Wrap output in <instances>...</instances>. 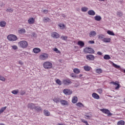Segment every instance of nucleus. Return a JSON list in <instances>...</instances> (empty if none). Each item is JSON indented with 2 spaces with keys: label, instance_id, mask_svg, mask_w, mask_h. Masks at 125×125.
<instances>
[{
  "label": "nucleus",
  "instance_id": "1",
  "mask_svg": "<svg viewBox=\"0 0 125 125\" xmlns=\"http://www.w3.org/2000/svg\"><path fill=\"white\" fill-rule=\"evenodd\" d=\"M18 44L21 48H27L28 47V42L26 41H21L18 42Z\"/></svg>",
  "mask_w": 125,
  "mask_h": 125
},
{
  "label": "nucleus",
  "instance_id": "8",
  "mask_svg": "<svg viewBox=\"0 0 125 125\" xmlns=\"http://www.w3.org/2000/svg\"><path fill=\"white\" fill-rule=\"evenodd\" d=\"M110 84H113V85H115V89L118 90L120 87H121V85H120V83H119V82L116 81L115 82H110Z\"/></svg>",
  "mask_w": 125,
  "mask_h": 125
},
{
  "label": "nucleus",
  "instance_id": "48",
  "mask_svg": "<svg viewBox=\"0 0 125 125\" xmlns=\"http://www.w3.org/2000/svg\"><path fill=\"white\" fill-rule=\"evenodd\" d=\"M12 49H14V50H16L17 49H18V47L16 45H13L12 46Z\"/></svg>",
  "mask_w": 125,
  "mask_h": 125
},
{
  "label": "nucleus",
  "instance_id": "34",
  "mask_svg": "<svg viewBox=\"0 0 125 125\" xmlns=\"http://www.w3.org/2000/svg\"><path fill=\"white\" fill-rule=\"evenodd\" d=\"M12 93L13 94H14L15 95H16V94H18V93H19V89L14 90L12 91Z\"/></svg>",
  "mask_w": 125,
  "mask_h": 125
},
{
  "label": "nucleus",
  "instance_id": "39",
  "mask_svg": "<svg viewBox=\"0 0 125 125\" xmlns=\"http://www.w3.org/2000/svg\"><path fill=\"white\" fill-rule=\"evenodd\" d=\"M107 33L108 35H110V36H115V33H114V32H113V31H110V30H108L107 31Z\"/></svg>",
  "mask_w": 125,
  "mask_h": 125
},
{
  "label": "nucleus",
  "instance_id": "4",
  "mask_svg": "<svg viewBox=\"0 0 125 125\" xmlns=\"http://www.w3.org/2000/svg\"><path fill=\"white\" fill-rule=\"evenodd\" d=\"M7 39L10 42H15V41H17V37L13 34H11L7 36Z\"/></svg>",
  "mask_w": 125,
  "mask_h": 125
},
{
  "label": "nucleus",
  "instance_id": "25",
  "mask_svg": "<svg viewBox=\"0 0 125 125\" xmlns=\"http://www.w3.org/2000/svg\"><path fill=\"white\" fill-rule=\"evenodd\" d=\"M6 25V22H5V21H1L0 22V26L1 27H5Z\"/></svg>",
  "mask_w": 125,
  "mask_h": 125
},
{
  "label": "nucleus",
  "instance_id": "64",
  "mask_svg": "<svg viewBox=\"0 0 125 125\" xmlns=\"http://www.w3.org/2000/svg\"><path fill=\"white\" fill-rule=\"evenodd\" d=\"M124 73H125V69H124Z\"/></svg>",
  "mask_w": 125,
  "mask_h": 125
},
{
  "label": "nucleus",
  "instance_id": "47",
  "mask_svg": "<svg viewBox=\"0 0 125 125\" xmlns=\"http://www.w3.org/2000/svg\"><path fill=\"white\" fill-rule=\"evenodd\" d=\"M0 81H2V82H5V78L1 75H0Z\"/></svg>",
  "mask_w": 125,
  "mask_h": 125
},
{
  "label": "nucleus",
  "instance_id": "29",
  "mask_svg": "<svg viewBox=\"0 0 125 125\" xmlns=\"http://www.w3.org/2000/svg\"><path fill=\"white\" fill-rule=\"evenodd\" d=\"M61 104L62 105H68V101H66L65 100H61L60 101Z\"/></svg>",
  "mask_w": 125,
  "mask_h": 125
},
{
  "label": "nucleus",
  "instance_id": "58",
  "mask_svg": "<svg viewBox=\"0 0 125 125\" xmlns=\"http://www.w3.org/2000/svg\"><path fill=\"white\" fill-rule=\"evenodd\" d=\"M98 55H102V53L101 52H97Z\"/></svg>",
  "mask_w": 125,
  "mask_h": 125
},
{
  "label": "nucleus",
  "instance_id": "32",
  "mask_svg": "<svg viewBox=\"0 0 125 125\" xmlns=\"http://www.w3.org/2000/svg\"><path fill=\"white\" fill-rule=\"evenodd\" d=\"M104 59H105V60H109V59H111V57H110L109 55H105L104 56Z\"/></svg>",
  "mask_w": 125,
  "mask_h": 125
},
{
  "label": "nucleus",
  "instance_id": "36",
  "mask_svg": "<svg viewBox=\"0 0 125 125\" xmlns=\"http://www.w3.org/2000/svg\"><path fill=\"white\" fill-rule=\"evenodd\" d=\"M73 72L74 73H75V74H80V69H78V68H74L73 69Z\"/></svg>",
  "mask_w": 125,
  "mask_h": 125
},
{
  "label": "nucleus",
  "instance_id": "2",
  "mask_svg": "<svg viewBox=\"0 0 125 125\" xmlns=\"http://www.w3.org/2000/svg\"><path fill=\"white\" fill-rule=\"evenodd\" d=\"M52 66V63L49 62H46L43 64V67L44 68V69H51Z\"/></svg>",
  "mask_w": 125,
  "mask_h": 125
},
{
  "label": "nucleus",
  "instance_id": "40",
  "mask_svg": "<svg viewBox=\"0 0 125 125\" xmlns=\"http://www.w3.org/2000/svg\"><path fill=\"white\" fill-rule=\"evenodd\" d=\"M43 21L45 23H47V22H49V21H50V19L49 18H44L43 19Z\"/></svg>",
  "mask_w": 125,
  "mask_h": 125
},
{
  "label": "nucleus",
  "instance_id": "45",
  "mask_svg": "<svg viewBox=\"0 0 125 125\" xmlns=\"http://www.w3.org/2000/svg\"><path fill=\"white\" fill-rule=\"evenodd\" d=\"M61 38H62V39L63 41H66L68 39V37L67 36H61Z\"/></svg>",
  "mask_w": 125,
  "mask_h": 125
},
{
  "label": "nucleus",
  "instance_id": "16",
  "mask_svg": "<svg viewBox=\"0 0 125 125\" xmlns=\"http://www.w3.org/2000/svg\"><path fill=\"white\" fill-rule=\"evenodd\" d=\"M87 13L89 15L91 16H94L95 15V12L93 10H90L87 12Z\"/></svg>",
  "mask_w": 125,
  "mask_h": 125
},
{
  "label": "nucleus",
  "instance_id": "33",
  "mask_svg": "<svg viewBox=\"0 0 125 125\" xmlns=\"http://www.w3.org/2000/svg\"><path fill=\"white\" fill-rule=\"evenodd\" d=\"M7 107L5 106V107H1L0 109V115H1V114H2V113H3V112H4V110L6 109Z\"/></svg>",
  "mask_w": 125,
  "mask_h": 125
},
{
  "label": "nucleus",
  "instance_id": "20",
  "mask_svg": "<svg viewBox=\"0 0 125 125\" xmlns=\"http://www.w3.org/2000/svg\"><path fill=\"white\" fill-rule=\"evenodd\" d=\"M77 44L80 45V46H81V47H83V46H84V42L83 41H78Z\"/></svg>",
  "mask_w": 125,
  "mask_h": 125
},
{
  "label": "nucleus",
  "instance_id": "55",
  "mask_svg": "<svg viewBox=\"0 0 125 125\" xmlns=\"http://www.w3.org/2000/svg\"><path fill=\"white\" fill-rule=\"evenodd\" d=\"M42 12H43V13H45V14H47V13H48V10H43L42 11Z\"/></svg>",
  "mask_w": 125,
  "mask_h": 125
},
{
  "label": "nucleus",
  "instance_id": "35",
  "mask_svg": "<svg viewBox=\"0 0 125 125\" xmlns=\"http://www.w3.org/2000/svg\"><path fill=\"white\" fill-rule=\"evenodd\" d=\"M81 10L83 12H86L88 10V8L86 7H82Z\"/></svg>",
  "mask_w": 125,
  "mask_h": 125
},
{
  "label": "nucleus",
  "instance_id": "22",
  "mask_svg": "<svg viewBox=\"0 0 125 125\" xmlns=\"http://www.w3.org/2000/svg\"><path fill=\"white\" fill-rule=\"evenodd\" d=\"M94 19L96 21H101L102 19V18H101V16H96L94 17Z\"/></svg>",
  "mask_w": 125,
  "mask_h": 125
},
{
  "label": "nucleus",
  "instance_id": "30",
  "mask_svg": "<svg viewBox=\"0 0 125 125\" xmlns=\"http://www.w3.org/2000/svg\"><path fill=\"white\" fill-rule=\"evenodd\" d=\"M53 101L55 102V103H59V102H60V101H61L60 100V98H54L53 99Z\"/></svg>",
  "mask_w": 125,
  "mask_h": 125
},
{
  "label": "nucleus",
  "instance_id": "53",
  "mask_svg": "<svg viewBox=\"0 0 125 125\" xmlns=\"http://www.w3.org/2000/svg\"><path fill=\"white\" fill-rule=\"evenodd\" d=\"M103 90H102V89H97V92L100 93V94H101V93H102L103 92Z\"/></svg>",
  "mask_w": 125,
  "mask_h": 125
},
{
  "label": "nucleus",
  "instance_id": "13",
  "mask_svg": "<svg viewBox=\"0 0 125 125\" xmlns=\"http://www.w3.org/2000/svg\"><path fill=\"white\" fill-rule=\"evenodd\" d=\"M34 110L36 111L38 113L39 112H42V108L40 106H36L34 107Z\"/></svg>",
  "mask_w": 125,
  "mask_h": 125
},
{
  "label": "nucleus",
  "instance_id": "59",
  "mask_svg": "<svg viewBox=\"0 0 125 125\" xmlns=\"http://www.w3.org/2000/svg\"><path fill=\"white\" fill-rule=\"evenodd\" d=\"M57 125H66L64 124L58 123V124H57Z\"/></svg>",
  "mask_w": 125,
  "mask_h": 125
},
{
  "label": "nucleus",
  "instance_id": "62",
  "mask_svg": "<svg viewBox=\"0 0 125 125\" xmlns=\"http://www.w3.org/2000/svg\"><path fill=\"white\" fill-rule=\"evenodd\" d=\"M99 1H105V0H99Z\"/></svg>",
  "mask_w": 125,
  "mask_h": 125
},
{
  "label": "nucleus",
  "instance_id": "24",
  "mask_svg": "<svg viewBox=\"0 0 125 125\" xmlns=\"http://www.w3.org/2000/svg\"><path fill=\"white\" fill-rule=\"evenodd\" d=\"M33 52L34 53H39V52H41V49L39 48H35L33 49Z\"/></svg>",
  "mask_w": 125,
  "mask_h": 125
},
{
  "label": "nucleus",
  "instance_id": "23",
  "mask_svg": "<svg viewBox=\"0 0 125 125\" xmlns=\"http://www.w3.org/2000/svg\"><path fill=\"white\" fill-rule=\"evenodd\" d=\"M104 37H105V36L103 34H99L98 35V39L101 40V41H103V40H104Z\"/></svg>",
  "mask_w": 125,
  "mask_h": 125
},
{
  "label": "nucleus",
  "instance_id": "3",
  "mask_svg": "<svg viewBox=\"0 0 125 125\" xmlns=\"http://www.w3.org/2000/svg\"><path fill=\"white\" fill-rule=\"evenodd\" d=\"M100 111L102 112V113H104V114H106V115H107V117H111V116H113V114L110 112V110L109 109H107L106 108H103L101 109Z\"/></svg>",
  "mask_w": 125,
  "mask_h": 125
},
{
  "label": "nucleus",
  "instance_id": "50",
  "mask_svg": "<svg viewBox=\"0 0 125 125\" xmlns=\"http://www.w3.org/2000/svg\"><path fill=\"white\" fill-rule=\"evenodd\" d=\"M70 76L72 77V78H78V76H76V75H74V73H71L70 74Z\"/></svg>",
  "mask_w": 125,
  "mask_h": 125
},
{
  "label": "nucleus",
  "instance_id": "21",
  "mask_svg": "<svg viewBox=\"0 0 125 125\" xmlns=\"http://www.w3.org/2000/svg\"><path fill=\"white\" fill-rule=\"evenodd\" d=\"M72 102L74 104L77 103V102H78V97H73L72 99Z\"/></svg>",
  "mask_w": 125,
  "mask_h": 125
},
{
  "label": "nucleus",
  "instance_id": "19",
  "mask_svg": "<svg viewBox=\"0 0 125 125\" xmlns=\"http://www.w3.org/2000/svg\"><path fill=\"white\" fill-rule=\"evenodd\" d=\"M43 114L46 117H49L50 116V112L48 111L47 110H44L43 111Z\"/></svg>",
  "mask_w": 125,
  "mask_h": 125
},
{
  "label": "nucleus",
  "instance_id": "42",
  "mask_svg": "<svg viewBox=\"0 0 125 125\" xmlns=\"http://www.w3.org/2000/svg\"><path fill=\"white\" fill-rule=\"evenodd\" d=\"M123 13L122 12H117V16H119V17H122L123 15Z\"/></svg>",
  "mask_w": 125,
  "mask_h": 125
},
{
  "label": "nucleus",
  "instance_id": "54",
  "mask_svg": "<svg viewBox=\"0 0 125 125\" xmlns=\"http://www.w3.org/2000/svg\"><path fill=\"white\" fill-rule=\"evenodd\" d=\"M54 50V51H56L57 53H60V51L57 48H55Z\"/></svg>",
  "mask_w": 125,
  "mask_h": 125
},
{
  "label": "nucleus",
  "instance_id": "49",
  "mask_svg": "<svg viewBox=\"0 0 125 125\" xmlns=\"http://www.w3.org/2000/svg\"><path fill=\"white\" fill-rule=\"evenodd\" d=\"M81 122H82V123H83V124H85L86 125H88V123H87V121H85L83 119H82L81 120Z\"/></svg>",
  "mask_w": 125,
  "mask_h": 125
},
{
  "label": "nucleus",
  "instance_id": "28",
  "mask_svg": "<svg viewBox=\"0 0 125 125\" xmlns=\"http://www.w3.org/2000/svg\"><path fill=\"white\" fill-rule=\"evenodd\" d=\"M103 42H111V38H104Z\"/></svg>",
  "mask_w": 125,
  "mask_h": 125
},
{
  "label": "nucleus",
  "instance_id": "18",
  "mask_svg": "<svg viewBox=\"0 0 125 125\" xmlns=\"http://www.w3.org/2000/svg\"><path fill=\"white\" fill-rule=\"evenodd\" d=\"M83 69L85 70L86 72H88L91 70V67L88 65H85L83 66Z\"/></svg>",
  "mask_w": 125,
  "mask_h": 125
},
{
  "label": "nucleus",
  "instance_id": "5",
  "mask_svg": "<svg viewBox=\"0 0 125 125\" xmlns=\"http://www.w3.org/2000/svg\"><path fill=\"white\" fill-rule=\"evenodd\" d=\"M48 58V54L47 53H42L39 56L40 60H46Z\"/></svg>",
  "mask_w": 125,
  "mask_h": 125
},
{
  "label": "nucleus",
  "instance_id": "56",
  "mask_svg": "<svg viewBox=\"0 0 125 125\" xmlns=\"http://www.w3.org/2000/svg\"><path fill=\"white\" fill-rule=\"evenodd\" d=\"M94 41H89V43H91V44H92V43H94Z\"/></svg>",
  "mask_w": 125,
  "mask_h": 125
},
{
  "label": "nucleus",
  "instance_id": "60",
  "mask_svg": "<svg viewBox=\"0 0 125 125\" xmlns=\"http://www.w3.org/2000/svg\"><path fill=\"white\" fill-rule=\"evenodd\" d=\"M62 17H63V18L66 17V16H65V15H64V14H62Z\"/></svg>",
  "mask_w": 125,
  "mask_h": 125
},
{
  "label": "nucleus",
  "instance_id": "17",
  "mask_svg": "<svg viewBox=\"0 0 125 125\" xmlns=\"http://www.w3.org/2000/svg\"><path fill=\"white\" fill-rule=\"evenodd\" d=\"M92 97L94 98V99H99L100 98V97H99V95L97 94L96 93H93L92 95Z\"/></svg>",
  "mask_w": 125,
  "mask_h": 125
},
{
  "label": "nucleus",
  "instance_id": "52",
  "mask_svg": "<svg viewBox=\"0 0 125 125\" xmlns=\"http://www.w3.org/2000/svg\"><path fill=\"white\" fill-rule=\"evenodd\" d=\"M21 95H24V94H26V91H21L20 92Z\"/></svg>",
  "mask_w": 125,
  "mask_h": 125
},
{
  "label": "nucleus",
  "instance_id": "63",
  "mask_svg": "<svg viewBox=\"0 0 125 125\" xmlns=\"http://www.w3.org/2000/svg\"><path fill=\"white\" fill-rule=\"evenodd\" d=\"M58 114L59 115H61V112H58Z\"/></svg>",
  "mask_w": 125,
  "mask_h": 125
},
{
  "label": "nucleus",
  "instance_id": "44",
  "mask_svg": "<svg viewBox=\"0 0 125 125\" xmlns=\"http://www.w3.org/2000/svg\"><path fill=\"white\" fill-rule=\"evenodd\" d=\"M76 105L78 107H84V105H83L82 103H78L76 104Z\"/></svg>",
  "mask_w": 125,
  "mask_h": 125
},
{
  "label": "nucleus",
  "instance_id": "51",
  "mask_svg": "<svg viewBox=\"0 0 125 125\" xmlns=\"http://www.w3.org/2000/svg\"><path fill=\"white\" fill-rule=\"evenodd\" d=\"M84 117H85V119H90V118H91V116L87 115L86 114L84 115Z\"/></svg>",
  "mask_w": 125,
  "mask_h": 125
},
{
  "label": "nucleus",
  "instance_id": "37",
  "mask_svg": "<svg viewBox=\"0 0 125 125\" xmlns=\"http://www.w3.org/2000/svg\"><path fill=\"white\" fill-rule=\"evenodd\" d=\"M6 11L7 12H10L11 13H12V12H13V9L12 8L9 7L6 9Z\"/></svg>",
  "mask_w": 125,
  "mask_h": 125
},
{
  "label": "nucleus",
  "instance_id": "9",
  "mask_svg": "<svg viewBox=\"0 0 125 125\" xmlns=\"http://www.w3.org/2000/svg\"><path fill=\"white\" fill-rule=\"evenodd\" d=\"M51 35L53 39H59V38H60V35H59V34H58V33L56 32H52L51 34Z\"/></svg>",
  "mask_w": 125,
  "mask_h": 125
},
{
  "label": "nucleus",
  "instance_id": "14",
  "mask_svg": "<svg viewBox=\"0 0 125 125\" xmlns=\"http://www.w3.org/2000/svg\"><path fill=\"white\" fill-rule=\"evenodd\" d=\"M96 35H97V33H96V32H95V31H92L89 33V36L90 38H92V37H95Z\"/></svg>",
  "mask_w": 125,
  "mask_h": 125
},
{
  "label": "nucleus",
  "instance_id": "11",
  "mask_svg": "<svg viewBox=\"0 0 125 125\" xmlns=\"http://www.w3.org/2000/svg\"><path fill=\"white\" fill-rule=\"evenodd\" d=\"M35 106L36 104L34 103H29L27 105V108H28V109H31V110H34Z\"/></svg>",
  "mask_w": 125,
  "mask_h": 125
},
{
  "label": "nucleus",
  "instance_id": "7",
  "mask_svg": "<svg viewBox=\"0 0 125 125\" xmlns=\"http://www.w3.org/2000/svg\"><path fill=\"white\" fill-rule=\"evenodd\" d=\"M62 83L64 85H69L72 83V81L70 79H63L62 81Z\"/></svg>",
  "mask_w": 125,
  "mask_h": 125
},
{
  "label": "nucleus",
  "instance_id": "10",
  "mask_svg": "<svg viewBox=\"0 0 125 125\" xmlns=\"http://www.w3.org/2000/svg\"><path fill=\"white\" fill-rule=\"evenodd\" d=\"M63 92L65 95H71L72 93H73V92L70 89H64L63 90Z\"/></svg>",
  "mask_w": 125,
  "mask_h": 125
},
{
  "label": "nucleus",
  "instance_id": "46",
  "mask_svg": "<svg viewBox=\"0 0 125 125\" xmlns=\"http://www.w3.org/2000/svg\"><path fill=\"white\" fill-rule=\"evenodd\" d=\"M31 37L32 38H37V33L36 32H33L31 34Z\"/></svg>",
  "mask_w": 125,
  "mask_h": 125
},
{
  "label": "nucleus",
  "instance_id": "26",
  "mask_svg": "<svg viewBox=\"0 0 125 125\" xmlns=\"http://www.w3.org/2000/svg\"><path fill=\"white\" fill-rule=\"evenodd\" d=\"M18 33L19 34H25V33H26V30H25L24 28H21L18 30Z\"/></svg>",
  "mask_w": 125,
  "mask_h": 125
},
{
  "label": "nucleus",
  "instance_id": "61",
  "mask_svg": "<svg viewBox=\"0 0 125 125\" xmlns=\"http://www.w3.org/2000/svg\"><path fill=\"white\" fill-rule=\"evenodd\" d=\"M79 77H80V78H81V77H83V74H80Z\"/></svg>",
  "mask_w": 125,
  "mask_h": 125
},
{
  "label": "nucleus",
  "instance_id": "31",
  "mask_svg": "<svg viewBox=\"0 0 125 125\" xmlns=\"http://www.w3.org/2000/svg\"><path fill=\"white\" fill-rule=\"evenodd\" d=\"M95 72L96 73H97V74H101L103 73V70L101 68H99V69H96Z\"/></svg>",
  "mask_w": 125,
  "mask_h": 125
},
{
  "label": "nucleus",
  "instance_id": "12",
  "mask_svg": "<svg viewBox=\"0 0 125 125\" xmlns=\"http://www.w3.org/2000/svg\"><path fill=\"white\" fill-rule=\"evenodd\" d=\"M86 58L87 60H91L92 61H93V60H94L95 59V57L93 56V55H87L86 56Z\"/></svg>",
  "mask_w": 125,
  "mask_h": 125
},
{
  "label": "nucleus",
  "instance_id": "43",
  "mask_svg": "<svg viewBox=\"0 0 125 125\" xmlns=\"http://www.w3.org/2000/svg\"><path fill=\"white\" fill-rule=\"evenodd\" d=\"M56 83L59 84V85H61V84H62V82H61V81H60V80H59V79H57L56 81Z\"/></svg>",
  "mask_w": 125,
  "mask_h": 125
},
{
  "label": "nucleus",
  "instance_id": "38",
  "mask_svg": "<svg viewBox=\"0 0 125 125\" xmlns=\"http://www.w3.org/2000/svg\"><path fill=\"white\" fill-rule=\"evenodd\" d=\"M118 125H125V121L120 120L117 123Z\"/></svg>",
  "mask_w": 125,
  "mask_h": 125
},
{
  "label": "nucleus",
  "instance_id": "41",
  "mask_svg": "<svg viewBox=\"0 0 125 125\" xmlns=\"http://www.w3.org/2000/svg\"><path fill=\"white\" fill-rule=\"evenodd\" d=\"M59 26L62 30L65 29L66 27V26H65L64 24H60L59 25Z\"/></svg>",
  "mask_w": 125,
  "mask_h": 125
},
{
  "label": "nucleus",
  "instance_id": "6",
  "mask_svg": "<svg viewBox=\"0 0 125 125\" xmlns=\"http://www.w3.org/2000/svg\"><path fill=\"white\" fill-rule=\"evenodd\" d=\"M84 52H85V53H90V54H92V53H94L95 51L94 50H93V49L90 48V47H86L84 49Z\"/></svg>",
  "mask_w": 125,
  "mask_h": 125
},
{
  "label": "nucleus",
  "instance_id": "57",
  "mask_svg": "<svg viewBox=\"0 0 125 125\" xmlns=\"http://www.w3.org/2000/svg\"><path fill=\"white\" fill-rule=\"evenodd\" d=\"M19 64H20V65H23V62H22V61H20L19 62Z\"/></svg>",
  "mask_w": 125,
  "mask_h": 125
},
{
  "label": "nucleus",
  "instance_id": "15",
  "mask_svg": "<svg viewBox=\"0 0 125 125\" xmlns=\"http://www.w3.org/2000/svg\"><path fill=\"white\" fill-rule=\"evenodd\" d=\"M28 22L30 25L34 24L35 23V19L33 18L29 19V20H28Z\"/></svg>",
  "mask_w": 125,
  "mask_h": 125
},
{
  "label": "nucleus",
  "instance_id": "27",
  "mask_svg": "<svg viewBox=\"0 0 125 125\" xmlns=\"http://www.w3.org/2000/svg\"><path fill=\"white\" fill-rule=\"evenodd\" d=\"M112 65L113 66V67H114V68H116V69H119V70H122V68L120 65H118L113 62H112Z\"/></svg>",
  "mask_w": 125,
  "mask_h": 125
}]
</instances>
